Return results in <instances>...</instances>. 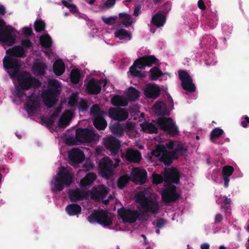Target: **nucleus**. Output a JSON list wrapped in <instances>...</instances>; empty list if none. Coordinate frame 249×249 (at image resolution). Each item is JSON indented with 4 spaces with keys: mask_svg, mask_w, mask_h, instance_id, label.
Segmentation results:
<instances>
[{
    "mask_svg": "<svg viewBox=\"0 0 249 249\" xmlns=\"http://www.w3.org/2000/svg\"><path fill=\"white\" fill-rule=\"evenodd\" d=\"M174 104L172 99L168 97L166 102H157L154 105L153 109L158 115L168 114L173 109Z\"/></svg>",
    "mask_w": 249,
    "mask_h": 249,
    "instance_id": "obj_16",
    "label": "nucleus"
},
{
    "mask_svg": "<svg viewBox=\"0 0 249 249\" xmlns=\"http://www.w3.org/2000/svg\"><path fill=\"white\" fill-rule=\"evenodd\" d=\"M89 223H98L104 226H108L112 224L111 215L107 212L103 210L95 211L88 217Z\"/></svg>",
    "mask_w": 249,
    "mask_h": 249,
    "instance_id": "obj_10",
    "label": "nucleus"
},
{
    "mask_svg": "<svg viewBox=\"0 0 249 249\" xmlns=\"http://www.w3.org/2000/svg\"><path fill=\"white\" fill-rule=\"evenodd\" d=\"M18 83L21 90L13 92L16 97L24 102L26 110L30 116L38 114L40 109V102L38 97L33 93L27 95L26 91L32 87H37L40 84L39 81L33 77L29 73L22 72L18 76Z\"/></svg>",
    "mask_w": 249,
    "mask_h": 249,
    "instance_id": "obj_1",
    "label": "nucleus"
},
{
    "mask_svg": "<svg viewBox=\"0 0 249 249\" xmlns=\"http://www.w3.org/2000/svg\"><path fill=\"white\" fill-rule=\"evenodd\" d=\"M104 145L108 152L112 155H115L120 148V143L118 140L110 136L104 139Z\"/></svg>",
    "mask_w": 249,
    "mask_h": 249,
    "instance_id": "obj_19",
    "label": "nucleus"
},
{
    "mask_svg": "<svg viewBox=\"0 0 249 249\" xmlns=\"http://www.w3.org/2000/svg\"><path fill=\"white\" fill-rule=\"evenodd\" d=\"M153 182L154 184H159L163 181L162 177L159 174L153 173L152 175Z\"/></svg>",
    "mask_w": 249,
    "mask_h": 249,
    "instance_id": "obj_53",
    "label": "nucleus"
},
{
    "mask_svg": "<svg viewBox=\"0 0 249 249\" xmlns=\"http://www.w3.org/2000/svg\"><path fill=\"white\" fill-rule=\"evenodd\" d=\"M241 124L244 127L249 125V118L248 116L245 117V120L242 122Z\"/></svg>",
    "mask_w": 249,
    "mask_h": 249,
    "instance_id": "obj_58",
    "label": "nucleus"
},
{
    "mask_svg": "<svg viewBox=\"0 0 249 249\" xmlns=\"http://www.w3.org/2000/svg\"><path fill=\"white\" fill-rule=\"evenodd\" d=\"M223 219L222 215L220 213H217L215 215L214 217V222L215 223H218L220 222Z\"/></svg>",
    "mask_w": 249,
    "mask_h": 249,
    "instance_id": "obj_56",
    "label": "nucleus"
},
{
    "mask_svg": "<svg viewBox=\"0 0 249 249\" xmlns=\"http://www.w3.org/2000/svg\"><path fill=\"white\" fill-rule=\"evenodd\" d=\"M159 126L171 136L178 135L179 130L178 126L171 118L160 117L157 121Z\"/></svg>",
    "mask_w": 249,
    "mask_h": 249,
    "instance_id": "obj_13",
    "label": "nucleus"
},
{
    "mask_svg": "<svg viewBox=\"0 0 249 249\" xmlns=\"http://www.w3.org/2000/svg\"><path fill=\"white\" fill-rule=\"evenodd\" d=\"M32 43L27 39L21 40V46L14 47L6 51L3 60V67L12 78L17 75L21 66L20 62L16 57L25 56V52L32 48Z\"/></svg>",
    "mask_w": 249,
    "mask_h": 249,
    "instance_id": "obj_2",
    "label": "nucleus"
},
{
    "mask_svg": "<svg viewBox=\"0 0 249 249\" xmlns=\"http://www.w3.org/2000/svg\"><path fill=\"white\" fill-rule=\"evenodd\" d=\"M223 132L222 129L219 127L215 128L211 133V139L213 141L214 139L218 138L223 134Z\"/></svg>",
    "mask_w": 249,
    "mask_h": 249,
    "instance_id": "obj_47",
    "label": "nucleus"
},
{
    "mask_svg": "<svg viewBox=\"0 0 249 249\" xmlns=\"http://www.w3.org/2000/svg\"><path fill=\"white\" fill-rule=\"evenodd\" d=\"M108 116L114 120L123 121L128 118V113L124 109L111 108L108 110Z\"/></svg>",
    "mask_w": 249,
    "mask_h": 249,
    "instance_id": "obj_24",
    "label": "nucleus"
},
{
    "mask_svg": "<svg viewBox=\"0 0 249 249\" xmlns=\"http://www.w3.org/2000/svg\"><path fill=\"white\" fill-rule=\"evenodd\" d=\"M116 2V0H107L104 4L103 7L106 8H110L113 7Z\"/></svg>",
    "mask_w": 249,
    "mask_h": 249,
    "instance_id": "obj_54",
    "label": "nucleus"
},
{
    "mask_svg": "<svg viewBox=\"0 0 249 249\" xmlns=\"http://www.w3.org/2000/svg\"><path fill=\"white\" fill-rule=\"evenodd\" d=\"M164 177L165 181L169 184L165 186L161 193L162 200L166 202L174 201L179 197V195L176 191V186L171 183H179V173L176 168H166L164 171Z\"/></svg>",
    "mask_w": 249,
    "mask_h": 249,
    "instance_id": "obj_4",
    "label": "nucleus"
},
{
    "mask_svg": "<svg viewBox=\"0 0 249 249\" xmlns=\"http://www.w3.org/2000/svg\"><path fill=\"white\" fill-rule=\"evenodd\" d=\"M90 113L94 118V125L95 127L98 129H105L107 127V123L104 118L103 115L106 113L100 110V106L98 105H94L92 107Z\"/></svg>",
    "mask_w": 249,
    "mask_h": 249,
    "instance_id": "obj_14",
    "label": "nucleus"
},
{
    "mask_svg": "<svg viewBox=\"0 0 249 249\" xmlns=\"http://www.w3.org/2000/svg\"><path fill=\"white\" fill-rule=\"evenodd\" d=\"M80 78V71L77 69H73L71 70L70 78L71 81L73 84H77L79 82Z\"/></svg>",
    "mask_w": 249,
    "mask_h": 249,
    "instance_id": "obj_44",
    "label": "nucleus"
},
{
    "mask_svg": "<svg viewBox=\"0 0 249 249\" xmlns=\"http://www.w3.org/2000/svg\"><path fill=\"white\" fill-rule=\"evenodd\" d=\"M141 13V8L139 7H135L134 9V15L138 16Z\"/></svg>",
    "mask_w": 249,
    "mask_h": 249,
    "instance_id": "obj_61",
    "label": "nucleus"
},
{
    "mask_svg": "<svg viewBox=\"0 0 249 249\" xmlns=\"http://www.w3.org/2000/svg\"><path fill=\"white\" fill-rule=\"evenodd\" d=\"M131 180L137 184H143L146 179L147 173L145 170L134 168L130 173Z\"/></svg>",
    "mask_w": 249,
    "mask_h": 249,
    "instance_id": "obj_23",
    "label": "nucleus"
},
{
    "mask_svg": "<svg viewBox=\"0 0 249 249\" xmlns=\"http://www.w3.org/2000/svg\"><path fill=\"white\" fill-rule=\"evenodd\" d=\"M178 75L183 89L190 92L195 91L196 87L189 74L182 70L178 71Z\"/></svg>",
    "mask_w": 249,
    "mask_h": 249,
    "instance_id": "obj_17",
    "label": "nucleus"
},
{
    "mask_svg": "<svg viewBox=\"0 0 249 249\" xmlns=\"http://www.w3.org/2000/svg\"><path fill=\"white\" fill-rule=\"evenodd\" d=\"M170 75L168 73H163L157 67H154L150 70V75L149 78L151 80L155 81L158 79L165 80Z\"/></svg>",
    "mask_w": 249,
    "mask_h": 249,
    "instance_id": "obj_31",
    "label": "nucleus"
},
{
    "mask_svg": "<svg viewBox=\"0 0 249 249\" xmlns=\"http://www.w3.org/2000/svg\"><path fill=\"white\" fill-rule=\"evenodd\" d=\"M110 128L112 133L117 136H123L124 132L130 136H135L137 134L135 124L130 122L125 124L117 123L110 125Z\"/></svg>",
    "mask_w": 249,
    "mask_h": 249,
    "instance_id": "obj_12",
    "label": "nucleus"
},
{
    "mask_svg": "<svg viewBox=\"0 0 249 249\" xmlns=\"http://www.w3.org/2000/svg\"><path fill=\"white\" fill-rule=\"evenodd\" d=\"M103 21L108 25H112L115 24L118 19V17L116 16H111L108 18L102 17Z\"/></svg>",
    "mask_w": 249,
    "mask_h": 249,
    "instance_id": "obj_48",
    "label": "nucleus"
},
{
    "mask_svg": "<svg viewBox=\"0 0 249 249\" xmlns=\"http://www.w3.org/2000/svg\"><path fill=\"white\" fill-rule=\"evenodd\" d=\"M62 3L70 9L71 12L73 13H77L78 12V9L75 5L71 4L66 0H62Z\"/></svg>",
    "mask_w": 249,
    "mask_h": 249,
    "instance_id": "obj_51",
    "label": "nucleus"
},
{
    "mask_svg": "<svg viewBox=\"0 0 249 249\" xmlns=\"http://www.w3.org/2000/svg\"><path fill=\"white\" fill-rule=\"evenodd\" d=\"M114 36L116 38L122 40L123 42L129 41L132 38L131 33L122 28H116L115 29Z\"/></svg>",
    "mask_w": 249,
    "mask_h": 249,
    "instance_id": "obj_29",
    "label": "nucleus"
},
{
    "mask_svg": "<svg viewBox=\"0 0 249 249\" xmlns=\"http://www.w3.org/2000/svg\"><path fill=\"white\" fill-rule=\"evenodd\" d=\"M139 70V69H138V68L135 67V66H132L129 69L128 75L135 77H144L145 74L141 73Z\"/></svg>",
    "mask_w": 249,
    "mask_h": 249,
    "instance_id": "obj_45",
    "label": "nucleus"
},
{
    "mask_svg": "<svg viewBox=\"0 0 249 249\" xmlns=\"http://www.w3.org/2000/svg\"><path fill=\"white\" fill-rule=\"evenodd\" d=\"M61 108H57L53 110V114L50 115V118L45 119L44 117L41 118V121L48 126H52L54 124V121L56 118L59 115Z\"/></svg>",
    "mask_w": 249,
    "mask_h": 249,
    "instance_id": "obj_37",
    "label": "nucleus"
},
{
    "mask_svg": "<svg viewBox=\"0 0 249 249\" xmlns=\"http://www.w3.org/2000/svg\"><path fill=\"white\" fill-rule=\"evenodd\" d=\"M166 21L165 16L161 13L155 14L152 18V23L157 27L162 26Z\"/></svg>",
    "mask_w": 249,
    "mask_h": 249,
    "instance_id": "obj_35",
    "label": "nucleus"
},
{
    "mask_svg": "<svg viewBox=\"0 0 249 249\" xmlns=\"http://www.w3.org/2000/svg\"><path fill=\"white\" fill-rule=\"evenodd\" d=\"M118 213L119 217L124 222L131 223L135 222L137 219L143 220L144 219L143 215L137 210L122 208L119 209Z\"/></svg>",
    "mask_w": 249,
    "mask_h": 249,
    "instance_id": "obj_15",
    "label": "nucleus"
},
{
    "mask_svg": "<svg viewBox=\"0 0 249 249\" xmlns=\"http://www.w3.org/2000/svg\"><path fill=\"white\" fill-rule=\"evenodd\" d=\"M130 180L128 175L126 174L119 178L118 180V186L119 188L124 187Z\"/></svg>",
    "mask_w": 249,
    "mask_h": 249,
    "instance_id": "obj_46",
    "label": "nucleus"
},
{
    "mask_svg": "<svg viewBox=\"0 0 249 249\" xmlns=\"http://www.w3.org/2000/svg\"><path fill=\"white\" fill-rule=\"evenodd\" d=\"M96 178V174L92 173H88L81 179L79 183V186L83 188L89 187L94 183Z\"/></svg>",
    "mask_w": 249,
    "mask_h": 249,
    "instance_id": "obj_30",
    "label": "nucleus"
},
{
    "mask_svg": "<svg viewBox=\"0 0 249 249\" xmlns=\"http://www.w3.org/2000/svg\"><path fill=\"white\" fill-rule=\"evenodd\" d=\"M45 23L43 21L38 19L35 22V28L36 32H39L43 30L45 28Z\"/></svg>",
    "mask_w": 249,
    "mask_h": 249,
    "instance_id": "obj_49",
    "label": "nucleus"
},
{
    "mask_svg": "<svg viewBox=\"0 0 249 249\" xmlns=\"http://www.w3.org/2000/svg\"><path fill=\"white\" fill-rule=\"evenodd\" d=\"M127 101H135L138 99L140 96V92L133 87L128 89L126 93Z\"/></svg>",
    "mask_w": 249,
    "mask_h": 249,
    "instance_id": "obj_38",
    "label": "nucleus"
},
{
    "mask_svg": "<svg viewBox=\"0 0 249 249\" xmlns=\"http://www.w3.org/2000/svg\"><path fill=\"white\" fill-rule=\"evenodd\" d=\"M102 150V148L101 147H97L96 148V151L97 153H100Z\"/></svg>",
    "mask_w": 249,
    "mask_h": 249,
    "instance_id": "obj_63",
    "label": "nucleus"
},
{
    "mask_svg": "<svg viewBox=\"0 0 249 249\" xmlns=\"http://www.w3.org/2000/svg\"><path fill=\"white\" fill-rule=\"evenodd\" d=\"M186 150V147L182 143L171 141L165 145L158 146L152 151V155L165 164L168 165L177 158V153L183 154Z\"/></svg>",
    "mask_w": 249,
    "mask_h": 249,
    "instance_id": "obj_3",
    "label": "nucleus"
},
{
    "mask_svg": "<svg viewBox=\"0 0 249 249\" xmlns=\"http://www.w3.org/2000/svg\"><path fill=\"white\" fill-rule=\"evenodd\" d=\"M160 88L159 86L154 84H148L144 90V94L147 98L156 99L160 95Z\"/></svg>",
    "mask_w": 249,
    "mask_h": 249,
    "instance_id": "obj_25",
    "label": "nucleus"
},
{
    "mask_svg": "<svg viewBox=\"0 0 249 249\" xmlns=\"http://www.w3.org/2000/svg\"><path fill=\"white\" fill-rule=\"evenodd\" d=\"M215 63V62H210L208 60H206V64L207 65H213Z\"/></svg>",
    "mask_w": 249,
    "mask_h": 249,
    "instance_id": "obj_64",
    "label": "nucleus"
},
{
    "mask_svg": "<svg viewBox=\"0 0 249 249\" xmlns=\"http://www.w3.org/2000/svg\"><path fill=\"white\" fill-rule=\"evenodd\" d=\"M120 161L119 159H115V162L113 163L109 158H103L98 164L100 174L104 178H109L113 175L115 168L119 165Z\"/></svg>",
    "mask_w": 249,
    "mask_h": 249,
    "instance_id": "obj_11",
    "label": "nucleus"
},
{
    "mask_svg": "<svg viewBox=\"0 0 249 249\" xmlns=\"http://www.w3.org/2000/svg\"><path fill=\"white\" fill-rule=\"evenodd\" d=\"M74 182V173L69 167H60L56 176L53 177L50 183L51 191L53 193L60 192L65 186H69Z\"/></svg>",
    "mask_w": 249,
    "mask_h": 249,
    "instance_id": "obj_5",
    "label": "nucleus"
},
{
    "mask_svg": "<svg viewBox=\"0 0 249 249\" xmlns=\"http://www.w3.org/2000/svg\"><path fill=\"white\" fill-rule=\"evenodd\" d=\"M61 89V84L57 80L52 79L48 80V89L44 90L41 94L46 106L51 107L58 101V95Z\"/></svg>",
    "mask_w": 249,
    "mask_h": 249,
    "instance_id": "obj_9",
    "label": "nucleus"
},
{
    "mask_svg": "<svg viewBox=\"0 0 249 249\" xmlns=\"http://www.w3.org/2000/svg\"><path fill=\"white\" fill-rule=\"evenodd\" d=\"M68 103L71 107H77L80 111H84L88 108L87 102L82 99H79L77 93H73L71 95Z\"/></svg>",
    "mask_w": 249,
    "mask_h": 249,
    "instance_id": "obj_21",
    "label": "nucleus"
},
{
    "mask_svg": "<svg viewBox=\"0 0 249 249\" xmlns=\"http://www.w3.org/2000/svg\"><path fill=\"white\" fill-rule=\"evenodd\" d=\"M118 19L119 22L126 27L130 26L136 21V19L132 18L130 15L124 12L119 13Z\"/></svg>",
    "mask_w": 249,
    "mask_h": 249,
    "instance_id": "obj_32",
    "label": "nucleus"
},
{
    "mask_svg": "<svg viewBox=\"0 0 249 249\" xmlns=\"http://www.w3.org/2000/svg\"><path fill=\"white\" fill-rule=\"evenodd\" d=\"M66 211L69 215H74L81 213V207L76 204H71L66 207Z\"/></svg>",
    "mask_w": 249,
    "mask_h": 249,
    "instance_id": "obj_39",
    "label": "nucleus"
},
{
    "mask_svg": "<svg viewBox=\"0 0 249 249\" xmlns=\"http://www.w3.org/2000/svg\"><path fill=\"white\" fill-rule=\"evenodd\" d=\"M108 192V189L103 185L95 186L90 191V197L91 199L99 200L105 197Z\"/></svg>",
    "mask_w": 249,
    "mask_h": 249,
    "instance_id": "obj_22",
    "label": "nucleus"
},
{
    "mask_svg": "<svg viewBox=\"0 0 249 249\" xmlns=\"http://www.w3.org/2000/svg\"><path fill=\"white\" fill-rule=\"evenodd\" d=\"M220 200L222 201L221 206V210L223 211H226V212L228 213L229 210H230V199H228L227 197L225 196H220V197L216 200L217 203L219 204L220 203Z\"/></svg>",
    "mask_w": 249,
    "mask_h": 249,
    "instance_id": "obj_41",
    "label": "nucleus"
},
{
    "mask_svg": "<svg viewBox=\"0 0 249 249\" xmlns=\"http://www.w3.org/2000/svg\"><path fill=\"white\" fill-rule=\"evenodd\" d=\"M69 196L71 201H76L87 199L89 196V192L79 189H73L69 191Z\"/></svg>",
    "mask_w": 249,
    "mask_h": 249,
    "instance_id": "obj_26",
    "label": "nucleus"
},
{
    "mask_svg": "<svg viewBox=\"0 0 249 249\" xmlns=\"http://www.w3.org/2000/svg\"><path fill=\"white\" fill-rule=\"evenodd\" d=\"M84 166H85V168H86L87 170H90L91 169H92L94 167L93 164L90 162L89 163L86 162L84 164Z\"/></svg>",
    "mask_w": 249,
    "mask_h": 249,
    "instance_id": "obj_59",
    "label": "nucleus"
},
{
    "mask_svg": "<svg viewBox=\"0 0 249 249\" xmlns=\"http://www.w3.org/2000/svg\"><path fill=\"white\" fill-rule=\"evenodd\" d=\"M132 66H135L139 69H144L145 67L147 66L144 61V57H143L141 60H138L136 61Z\"/></svg>",
    "mask_w": 249,
    "mask_h": 249,
    "instance_id": "obj_52",
    "label": "nucleus"
},
{
    "mask_svg": "<svg viewBox=\"0 0 249 249\" xmlns=\"http://www.w3.org/2000/svg\"><path fill=\"white\" fill-rule=\"evenodd\" d=\"M6 10L0 4V17L4 16ZM17 32L11 26H6L4 21L0 18V42L3 46H12L16 41Z\"/></svg>",
    "mask_w": 249,
    "mask_h": 249,
    "instance_id": "obj_7",
    "label": "nucleus"
},
{
    "mask_svg": "<svg viewBox=\"0 0 249 249\" xmlns=\"http://www.w3.org/2000/svg\"><path fill=\"white\" fill-rule=\"evenodd\" d=\"M142 129L146 133H156L157 130V127L151 123H143L141 124Z\"/></svg>",
    "mask_w": 249,
    "mask_h": 249,
    "instance_id": "obj_42",
    "label": "nucleus"
},
{
    "mask_svg": "<svg viewBox=\"0 0 249 249\" xmlns=\"http://www.w3.org/2000/svg\"><path fill=\"white\" fill-rule=\"evenodd\" d=\"M73 117V113L70 110L65 111L59 119L57 124L60 128H65L68 126Z\"/></svg>",
    "mask_w": 249,
    "mask_h": 249,
    "instance_id": "obj_28",
    "label": "nucleus"
},
{
    "mask_svg": "<svg viewBox=\"0 0 249 249\" xmlns=\"http://www.w3.org/2000/svg\"><path fill=\"white\" fill-rule=\"evenodd\" d=\"M47 70L46 63L41 59L36 60L33 67V72L37 76L44 75Z\"/></svg>",
    "mask_w": 249,
    "mask_h": 249,
    "instance_id": "obj_27",
    "label": "nucleus"
},
{
    "mask_svg": "<svg viewBox=\"0 0 249 249\" xmlns=\"http://www.w3.org/2000/svg\"><path fill=\"white\" fill-rule=\"evenodd\" d=\"M99 135L93 129L78 128L76 130L75 137L67 139L66 143L69 145L82 143H91L98 141Z\"/></svg>",
    "mask_w": 249,
    "mask_h": 249,
    "instance_id": "obj_8",
    "label": "nucleus"
},
{
    "mask_svg": "<svg viewBox=\"0 0 249 249\" xmlns=\"http://www.w3.org/2000/svg\"><path fill=\"white\" fill-rule=\"evenodd\" d=\"M103 84L105 86L106 82L91 78L86 84V90L90 94H97L101 91Z\"/></svg>",
    "mask_w": 249,
    "mask_h": 249,
    "instance_id": "obj_20",
    "label": "nucleus"
},
{
    "mask_svg": "<svg viewBox=\"0 0 249 249\" xmlns=\"http://www.w3.org/2000/svg\"><path fill=\"white\" fill-rule=\"evenodd\" d=\"M39 42L43 47L49 49L51 46L52 41L49 35L45 34L40 37Z\"/></svg>",
    "mask_w": 249,
    "mask_h": 249,
    "instance_id": "obj_43",
    "label": "nucleus"
},
{
    "mask_svg": "<svg viewBox=\"0 0 249 249\" xmlns=\"http://www.w3.org/2000/svg\"><path fill=\"white\" fill-rule=\"evenodd\" d=\"M65 66L63 62L60 59L56 60L53 65V71L57 76H60L65 72Z\"/></svg>",
    "mask_w": 249,
    "mask_h": 249,
    "instance_id": "obj_36",
    "label": "nucleus"
},
{
    "mask_svg": "<svg viewBox=\"0 0 249 249\" xmlns=\"http://www.w3.org/2000/svg\"><path fill=\"white\" fill-rule=\"evenodd\" d=\"M197 4L198 7L201 10H204L206 8L203 0H199Z\"/></svg>",
    "mask_w": 249,
    "mask_h": 249,
    "instance_id": "obj_60",
    "label": "nucleus"
},
{
    "mask_svg": "<svg viewBox=\"0 0 249 249\" xmlns=\"http://www.w3.org/2000/svg\"><path fill=\"white\" fill-rule=\"evenodd\" d=\"M68 161L73 166L82 162L85 160L83 152L78 148H73L68 151Z\"/></svg>",
    "mask_w": 249,
    "mask_h": 249,
    "instance_id": "obj_18",
    "label": "nucleus"
},
{
    "mask_svg": "<svg viewBox=\"0 0 249 249\" xmlns=\"http://www.w3.org/2000/svg\"><path fill=\"white\" fill-rule=\"evenodd\" d=\"M111 104L117 106H125L128 104L127 99L119 95H115L111 98Z\"/></svg>",
    "mask_w": 249,
    "mask_h": 249,
    "instance_id": "obj_40",
    "label": "nucleus"
},
{
    "mask_svg": "<svg viewBox=\"0 0 249 249\" xmlns=\"http://www.w3.org/2000/svg\"><path fill=\"white\" fill-rule=\"evenodd\" d=\"M23 33L27 36L31 35L32 30L31 27H26L22 29Z\"/></svg>",
    "mask_w": 249,
    "mask_h": 249,
    "instance_id": "obj_55",
    "label": "nucleus"
},
{
    "mask_svg": "<svg viewBox=\"0 0 249 249\" xmlns=\"http://www.w3.org/2000/svg\"><path fill=\"white\" fill-rule=\"evenodd\" d=\"M135 200L146 212L157 213L159 209L157 196L153 193L150 188L138 193Z\"/></svg>",
    "mask_w": 249,
    "mask_h": 249,
    "instance_id": "obj_6",
    "label": "nucleus"
},
{
    "mask_svg": "<svg viewBox=\"0 0 249 249\" xmlns=\"http://www.w3.org/2000/svg\"><path fill=\"white\" fill-rule=\"evenodd\" d=\"M125 157L128 161L133 162H138L141 160V155L138 150L130 148L127 150Z\"/></svg>",
    "mask_w": 249,
    "mask_h": 249,
    "instance_id": "obj_33",
    "label": "nucleus"
},
{
    "mask_svg": "<svg viewBox=\"0 0 249 249\" xmlns=\"http://www.w3.org/2000/svg\"><path fill=\"white\" fill-rule=\"evenodd\" d=\"M144 61L147 66H151L157 62V59L153 56H144Z\"/></svg>",
    "mask_w": 249,
    "mask_h": 249,
    "instance_id": "obj_50",
    "label": "nucleus"
},
{
    "mask_svg": "<svg viewBox=\"0 0 249 249\" xmlns=\"http://www.w3.org/2000/svg\"><path fill=\"white\" fill-rule=\"evenodd\" d=\"M209 245L208 243H203L200 246L201 249H209Z\"/></svg>",
    "mask_w": 249,
    "mask_h": 249,
    "instance_id": "obj_62",
    "label": "nucleus"
},
{
    "mask_svg": "<svg viewBox=\"0 0 249 249\" xmlns=\"http://www.w3.org/2000/svg\"><path fill=\"white\" fill-rule=\"evenodd\" d=\"M234 171L233 168L229 165H226L223 168L222 175L224 181V186L227 188L229 186L230 177Z\"/></svg>",
    "mask_w": 249,
    "mask_h": 249,
    "instance_id": "obj_34",
    "label": "nucleus"
},
{
    "mask_svg": "<svg viewBox=\"0 0 249 249\" xmlns=\"http://www.w3.org/2000/svg\"><path fill=\"white\" fill-rule=\"evenodd\" d=\"M165 224V221L163 219H159L155 223L157 227L160 228Z\"/></svg>",
    "mask_w": 249,
    "mask_h": 249,
    "instance_id": "obj_57",
    "label": "nucleus"
}]
</instances>
